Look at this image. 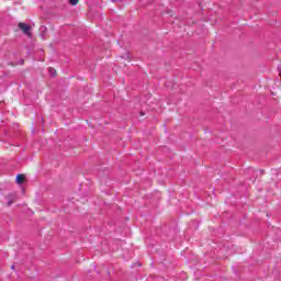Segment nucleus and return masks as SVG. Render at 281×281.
<instances>
[{"label": "nucleus", "instance_id": "8", "mask_svg": "<svg viewBox=\"0 0 281 281\" xmlns=\"http://www.w3.org/2000/svg\"><path fill=\"white\" fill-rule=\"evenodd\" d=\"M23 63H24V61L22 60V61H21V65H23Z\"/></svg>", "mask_w": 281, "mask_h": 281}, {"label": "nucleus", "instance_id": "5", "mask_svg": "<svg viewBox=\"0 0 281 281\" xmlns=\"http://www.w3.org/2000/svg\"><path fill=\"white\" fill-rule=\"evenodd\" d=\"M48 71L50 74V76L54 78V76H56V69L54 68H48Z\"/></svg>", "mask_w": 281, "mask_h": 281}, {"label": "nucleus", "instance_id": "6", "mask_svg": "<svg viewBox=\"0 0 281 281\" xmlns=\"http://www.w3.org/2000/svg\"><path fill=\"white\" fill-rule=\"evenodd\" d=\"M70 5H78V0H69Z\"/></svg>", "mask_w": 281, "mask_h": 281}, {"label": "nucleus", "instance_id": "4", "mask_svg": "<svg viewBox=\"0 0 281 281\" xmlns=\"http://www.w3.org/2000/svg\"><path fill=\"white\" fill-rule=\"evenodd\" d=\"M40 32H41V34H40L41 38H45V34H47V26L42 25L40 27Z\"/></svg>", "mask_w": 281, "mask_h": 281}, {"label": "nucleus", "instance_id": "10", "mask_svg": "<svg viewBox=\"0 0 281 281\" xmlns=\"http://www.w3.org/2000/svg\"><path fill=\"white\" fill-rule=\"evenodd\" d=\"M140 115H144V113L142 112Z\"/></svg>", "mask_w": 281, "mask_h": 281}, {"label": "nucleus", "instance_id": "2", "mask_svg": "<svg viewBox=\"0 0 281 281\" xmlns=\"http://www.w3.org/2000/svg\"><path fill=\"white\" fill-rule=\"evenodd\" d=\"M7 199L9 200L7 205L10 207V205L16 201V193H9Z\"/></svg>", "mask_w": 281, "mask_h": 281}, {"label": "nucleus", "instance_id": "3", "mask_svg": "<svg viewBox=\"0 0 281 281\" xmlns=\"http://www.w3.org/2000/svg\"><path fill=\"white\" fill-rule=\"evenodd\" d=\"M23 181H25V176L23 173H19L15 178V182L21 186V183H23Z\"/></svg>", "mask_w": 281, "mask_h": 281}, {"label": "nucleus", "instance_id": "9", "mask_svg": "<svg viewBox=\"0 0 281 281\" xmlns=\"http://www.w3.org/2000/svg\"><path fill=\"white\" fill-rule=\"evenodd\" d=\"M11 269H14V266H12Z\"/></svg>", "mask_w": 281, "mask_h": 281}, {"label": "nucleus", "instance_id": "1", "mask_svg": "<svg viewBox=\"0 0 281 281\" xmlns=\"http://www.w3.org/2000/svg\"><path fill=\"white\" fill-rule=\"evenodd\" d=\"M18 27L20 30H22L23 34H25L26 36H29V38H32V26L29 24H25L23 22H20L18 24Z\"/></svg>", "mask_w": 281, "mask_h": 281}, {"label": "nucleus", "instance_id": "7", "mask_svg": "<svg viewBox=\"0 0 281 281\" xmlns=\"http://www.w3.org/2000/svg\"><path fill=\"white\" fill-rule=\"evenodd\" d=\"M121 58H124L125 60H128V58H130L128 53H126L125 55L121 56Z\"/></svg>", "mask_w": 281, "mask_h": 281}]
</instances>
